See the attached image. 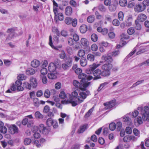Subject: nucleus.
<instances>
[{"label":"nucleus","mask_w":149,"mask_h":149,"mask_svg":"<svg viewBox=\"0 0 149 149\" xmlns=\"http://www.w3.org/2000/svg\"><path fill=\"white\" fill-rule=\"evenodd\" d=\"M89 92L82 91L80 93L79 96H78V93L76 91L72 93V95L70 94V96L68 100H65L66 104L71 103L73 107H75L78 104L82 102L84 99H85L87 94H88Z\"/></svg>","instance_id":"nucleus-1"},{"label":"nucleus","mask_w":149,"mask_h":149,"mask_svg":"<svg viewBox=\"0 0 149 149\" xmlns=\"http://www.w3.org/2000/svg\"><path fill=\"white\" fill-rule=\"evenodd\" d=\"M138 110L141 112L143 120L147 123H149V107L145 106L143 108L142 107H138Z\"/></svg>","instance_id":"nucleus-2"},{"label":"nucleus","mask_w":149,"mask_h":149,"mask_svg":"<svg viewBox=\"0 0 149 149\" xmlns=\"http://www.w3.org/2000/svg\"><path fill=\"white\" fill-rule=\"evenodd\" d=\"M102 59L103 61L108 63L104 64L102 66V69L103 70L110 71L112 67V65L110 63L113 61L112 58L109 56H107L106 55H104L102 56Z\"/></svg>","instance_id":"nucleus-3"},{"label":"nucleus","mask_w":149,"mask_h":149,"mask_svg":"<svg viewBox=\"0 0 149 149\" xmlns=\"http://www.w3.org/2000/svg\"><path fill=\"white\" fill-rule=\"evenodd\" d=\"M91 82H85L83 83L81 82L80 83L79 82L76 80H74L73 81V85L77 88V89L81 90L82 91H85L86 88L90 84Z\"/></svg>","instance_id":"nucleus-4"},{"label":"nucleus","mask_w":149,"mask_h":149,"mask_svg":"<svg viewBox=\"0 0 149 149\" xmlns=\"http://www.w3.org/2000/svg\"><path fill=\"white\" fill-rule=\"evenodd\" d=\"M15 29L14 28H11L7 29V33H9L8 36L6 40V42H8L9 40H11L15 36Z\"/></svg>","instance_id":"nucleus-5"},{"label":"nucleus","mask_w":149,"mask_h":149,"mask_svg":"<svg viewBox=\"0 0 149 149\" xmlns=\"http://www.w3.org/2000/svg\"><path fill=\"white\" fill-rule=\"evenodd\" d=\"M38 129L40 133L45 135L48 134L49 132L48 129L43 124H40L39 125Z\"/></svg>","instance_id":"nucleus-6"},{"label":"nucleus","mask_w":149,"mask_h":149,"mask_svg":"<svg viewBox=\"0 0 149 149\" xmlns=\"http://www.w3.org/2000/svg\"><path fill=\"white\" fill-rule=\"evenodd\" d=\"M8 132L12 134L17 133L18 132V129L15 125H12L9 127Z\"/></svg>","instance_id":"nucleus-7"},{"label":"nucleus","mask_w":149,"mask_h":149,"mask_svg":"<svg viewBox=\"0 0 149 149\" xmlns=\"http://www.w3.org/2000/svg\"><path fill=\"white\" fill-rule=\"evenodd\" d=\"M93 74L95 77L93 79L94 80L101 79L102 77V72L99 69H97L94 71Z\"/></svg>","instance_id":"nucleus-8"},{"label":"nucleus","mask_w":149,"mask_h":149,"mask_svg":"<svg viewBox=\"0 0 149 149\" xmlns=\"http://www.w3.org/2000/svg\"><path fill=\"white\" fill-rule=\"evenodd\" d=\"M99 64H96L95 63H94L92 65L90 66V68L87 69L86 70V73L88 74H90L93 73L94 70L100 66Z\"/></svg>","instance_id":"nucleus-9"},{"label":"nucleus","mask_w":149,"mask_h":149,"mask_svg":"<svg viewBox=\"0 0 149 149\" xmlns=\"http://www.w3.org/2000/svg\"><path fill=\"white\" fill-rule=\"evenodd\" d=\"M104 105L106 106L107 109H110L114 107L116 104V100H113L110 102L104 103Z\"/></svg>","instance_id":"nucleus-10"},{"label":"nucleus","mask_w":149,"mask_h":149,"mask_svg":"<svg viewBox=\"0 0 149 149\" xmlns=\"http://www.w3.org/2000/svg\"><path fill=\"white\" fill-rule=\"evenodd\" d=\"M145 7L140 4H136L134 8V10L136 12H140L143 11L145 9Z\"/></svg>","instance_id":"nucleus-11"},{"label":"nucleus","mask_w":149,"mask_h":149,"mask_svg":"<svg viewBox=\"0 0 149 149\" xmlns=\"http://www.w3.org/2000/svg\"><path fill=\"white\" fill-rule=\"evenodd\" d=\"M15 84L17 86V90L18 91H22L23 90L24 88L21 86L22 82L20 80L17 79L15 82Z\"/></svg>","instance_id":"nucleus-12"},{"label":"nucleus","mask_w":149,"mask_h":149,"mask_svg":"<svg viewBox=\"0 0 149 149\" xmlns=\"http://www.w3.org/2000/svg\"><path fill=\"white\" fill-rule=\"evenodd\" d=\"M129 114H128L124 116L123 118V120L124 122L127 123V125H131L132 123V121L130 118L129 116Z\"/></svg>","instance_id":"nucleus-13"},{"label":"nucleus","mask_w":149,"mask_h":149,"mask_svg":"<svg viewBox=\"0 0 149 149\" xmlns=\"http://www.w3.org/2000/svg\"><path fill=\"white\" fill-rule=\"evenodd\" d=\"M30 81L32 87L33 88H36L38 86V83L36 78L31 77L30 78Z\"/></svg>","instance_id":"nucleus-14"},{"label":"nucleus","mask_w":149,"mask_h":149,"mask_svg":"<svg viewBox=\"0 0 149 149\" xmlns=\"http://www.w3.org/2000/svg\"><path fill=\"white\" fill-rule=\"evenodd\" d=\"M147 18V16L146 15L143 14L141 13L138 16L137 19L136 20H138V21L142 22L145 21Z\"/></svg>","instance_id":"nucleus-15"},{"label":"nucleus","mask_w":149,"mask_h":149,"mask_svg":"<svg viewBox=\"0 0 149 149\" xmlns=\"http://www.w3.org/2000/svg\"><path fill=\"white\" fill-rule=\"evenodd\" d=\"M135 139V136H126L123 138V141L125 142H129L131 140L134 141Z\"/></svg>","instance_id":"nucleus-16"},{"label":"nucleus","mask_w":149,"mask_h":149,"mask_svg":"<svg viewBox=\"0 0 149 149\" xmlns=\"http://www.w3.org/2000/svg\"><path fill=\"white\" fill-rule=\"evenodd\" d=\"M56 69V65L54 63H50L48 66V70L50 72H54Z\"/></svg>","instance_id":"nucleus-17"},{"label":"nucleus","mask_w":149,"mask_h":149,"mask_svg":"<svg viewBox=\"0 0 149 149\" xmlns=\"http://www.w3.org/2000/svg\"><path fill=\"white\" fill-rule=\"evenodd\" d=\"M78 78L79 79H81V82H82L83 83L87 82H86L87 75L85 74L81 73L78 76Z\"/></svg>","instance_id":"nucleus-18"},{"label":"nucleus","mask_w":149,"mask_h":149,"mask_svg":"<svg viewBox=\"0 0 149 149\" xmlns=\"http://www.w3.org/2000/svg\"><path fill=\"white\" fill-rule=\"evenodd\" d=\"M72 13V9L70 6H67L65 9V13L68 16L71 15Z\"/></svg>","instance_id":"nucleus-19"},{"label":"nucleus","mask_w":149,"mask_h":149,"mask_svg":"<svg viewBox=\"0 0 149 149\" xmlns=\"http://www.w3.org/2000/svg\"><path fill=\"white\" fill-rule=\"evenodd\" d=\"M70 96V94L67 93L66 94L63 91H61L59 94V97L61 99H64L66 98L67 99V100H68Z\"/></svg>","instance_id":"nucleus-20"},{"label":"nucleus","mask_w":149,"mask_h":149,"mask_svg":"<svg viewBox=\"0 0 149 149\" xmlns=\"http://www.w3.org/2000/svg\"><path fill=\"white\" fill-rule=\"evenodd\" d=\"M65 63L71 65L72 64V57L68 56L66 57L65 59Z\"/></svg>","instance_id":"nucleus-21"},{"label":"nucleus","mask_w":149,"mask_h":149,"mask_svg":"<svg viewBox=\"0 0 149 149\" xmlns=\"http://www.w3.org/2000/svg\"><path fill=\"white\" fill-rule=\"evenodd\" d=\"M80 42L81 45L84 46L88 47L89 45V42L86 39L84 38H83L81 39Z\"/></svg>","instance_id":"nucleus-22"},{"label":"nucleus","mask_w":149,"mask_h":149,"mask_svg":"<svg viewBox=\"0 0 149 149\" xmlns=\"http://www.w3.org/2000/svg\"><path fill=\"white\" fill-rule=\"evenodd\" d=\"M31 65L34 68H37L40 65L39 61L37 60H34L31 62Z\"/></svg>","instance_id":"nucleus-23"},{"label":"nucleus","mask_w":149,"mask_h":149,"mask_svg":"<svg viewBox=\"0 0 149 149\" xmlns=\"http://www.w3.org/2000/svg\"><path fill=\"white\" fill-rule=\"evenodd\" d=\"M87 30V26L86 25L83 24L80 27V30L82 33H85Z\"/></svg>","instance_id":"nucleus-24"},{"label":"nucleus","mask_w":149,"mask_h":149,"mask_svg":"<svg viewBox=\"0 0 149 149\" xmlns=\"http://www.w3.org/2000/svg\"><path fill=\"white\" fill-rule=\"evenodd\" d=\"M87 125H84L80 127L79 128L78 130V132L79 133H81L84 132L86 129Z\"/></svg>","instance_id":"nucleus-25"},{"label":"nucleus","mask_w":149,"mask_h":149,"mask_svg":"<svg viewBox=\"0 0 149 149\" xmlns=\"http://www.w3.org/2000/svg\"><path fill=\"white\" fill-rule=\"evenodd\" d=\"M17 90V86L15 85V84L14 83L12 84L10 86V89H9L7 90L6 92L7 93H10L11 91H15L16 90Z\"/></svg>","instance_id":"nucleus-26"},{"label":"nucleus","mask_w":149,"mask_h":149,"mask_svg":"<svg viewBox=\"0 0 149 149\" xmlns=\"http://www.w3.org/2000/svg\"><path fill=\"white\" fill-rule=\"evenodd\" d=\"M26 73L28 75H33L35 73V71L34 69L29 68L27 69Z\"/></svg>","instance_id":"nucleus-27"},{"label":"nucleus","mask_w":149,"mask_h":149,"mask_svg":"<svg viewBox=\"0 0 149 149\" xmlns=\"http://www.w3.org/2000/svg\"><path fill=\"white\" fill-rule=\"evenodd\" d=\"M80 64L82 66H86L87 64V61L86 58H81L80 61Z\"/></svg>","instance_id":"nucleus-28"},{"label":"nucleus","mask_w":149,"mask_h":149,"mask_svg":"<svg viewBox=\"0 0 149 149\" xmlns=\"http://www.w3.org/2000/svg\"><path fill=\"white\" fill-rule=\"evenodd\" d=\"M35 116L36 118L38 119H42L43 118V115L38 111H37L35 113Z\"/></svg>","instance_id":"nucleus-29"},{"label":"nucleus","mask_w":149,"mask_h":149,"mask_svg":"<svg viewBox=\"0 0 149 149\" xmlns=\"http://www.w3.org/2000/svg\"><path fill=\"white\" fill-rule=\"evenodd\" d=\"M95 19V17L94 15H92L88 16L87 18V21L89 23L93 22Z\"/></svg>","instance_id":"nucleus-30"},{"label":"nucleus","mask_w":149,"mask_h":149,"mask_svg":"<svg viewBox=\"0 0 149 149\" xmlns=\"http://www.w3.org/2000/svg\"><path fill=\"white\" fill-rule=\"evenodd\" d=\"M87 60L91 61H93L95 59L94 55L91 54H89L87 56Z\"/></svg>","instance_id":"nucleus-31"},{"label":"nucleus","mask_w":149,"mask_h":149,"mask_svg":"<svg viewBox=\"0 0 149 149\" xmlns=\"http://www.w3.org/2000/svg\"><path fill=\"white\" fill-rule=\"evenodd\" d=\"M132 18L131 17H129L126 21L125 25L126 26H130L132 24Z\"/></svg>","instance_id":"nucleus-32"},{"label":"nucleus","mask_w":149,"mask_h":149,"mask_svg":"<svg viewBox=\"0 0 149 149\" xmlns=\"http://www.w3.org/2000/svg\"><path fill=\"white\" fill-rule=\"evenodd\" d=\"M136 24L135 28L138 30H140L141 28V26L139 21L138 20H136L135 21Z\"/></svg>","instance_id":"nucleus-33"},{"label":"nucleus","mask_w":149,"mask_h":149,"mask_svg":"<svg viewBox=\"0 0 149 149\" xmlns=\"http://www.w3.org/2000/svg\"><path fill=\"white\" fill-rule=\"evenodd\" d=\"M85 52L83 49L79 50L78 52V56L80 57H83L85 55Z\"/></svg>","instance_id":"nucleus-34"},{"label":"nucleus","mask_w":149,"mask_h":149,"mask_svg":"<svg viewBox=\"0 0 149 149\" xmlns=\"http://www.w3.org/2000/svg\"><path fill=\"white\" fill-rule=\"evenodd\" d=\"M129 38V36H128L124 33L122 34L120 36L121 40L123 42L124 39H128Z\"/></svg>","instance_id":"nucleus-35"},{"label":"nucleus","mask_w":149,"mask_h":149,"mask_svg":"<svg viewBox=\"0 0 149 149\" xmlns=\"http://www.w3.org/2000/svg\"><path fill=\"white\" fill-rule=\"evenodd\" d=\"M119 54V52L118 51H116L113 52L111 53L110 54V53L108 54V55L107 56H109L112 58L111 56L115 57L118 55Z\"/></svg>","instance_id":"nucleus-36"},{"label":"nucleus","mask_w":149,"mask_h":149,"mask_svg":"<svg viewBox=\"0 0 149 149\" xmlns=\"http://www.w3.org/2000/svg\"><path fill=\"white\" fill-rule=\"evenodd\" d=\"M119 3L122 7H124L127 5V0H120Z\"/></svg>","instance_id":"nucleus-37"},{"label":"nucleus","mask_w":149,"mask_h":149,"mask_svg":"<svg viewBox=\"0 0 149 149\" xmlns=\"http://www.w3.org/2000/svg\"><path fill=\"white\" fill-rule=\"evenodd\" d=\"M49 45L52 47V48H54L56 50H58V47H54L53 45V43L52 41V36H49Z\"/></svg>","instance_id":"nucleus-38"},{"label":"nucleus","mask_w":149,"mask_h":149,"mask_svg":"<svg viewBox=\"0 0 149 149\" xmlns=\"http://www.w3.org/2000/svg\"><path fill=\"white\" fill-rule=\"evenodd\" d=\"M116 127V125L115 123H111L109 125V128L111 131H113Z\"/></svg>","instance_id":"nucleus-39"},{"label":"nucleus","mask_w":149,"mask_h":149,"mask_svg":"<svg viewBox=\"0 0 149 149\" xmlns=\"http://www.w3.org/2000/svg\"><path fill=\"white\" fill-rule=\"evenodd\" d=\"M53 121L52 118H49L46 121V124L48 126L50 127L52 125Z\"/></svg>","instance_id":"nucleus-40"},{"label":"nucleus","mask_w":149,"mask_h":149,"mask_svg":"<svg viewBox=\"0 0 149 149\" xmlns=\"http://www.w3.org/2000/svg\"><path fill=\"white\" fill-rule=\"evenodd\" d=\"M91 38L93 41L96 42L97 40L98 37L96 34L93 33L91 36Z\"/></svg>","instance_id":"nucleus-41"},{"label":"nucleus","mask_w":149,"mask_h":149,"mask_svg":"<svg viewBox=\"0 0 149 149\" xmlns=\"http://www.w3.org/2000/svg\"><path fill=\"white\" fill-rule=\"evenodd\" d=\"M71 66V65L66 63H63L62 64V67L64 70L68 69Z\"/></svg>","instance_id":"nucleus-42"},{"label":"nucleus","mask_w":149,"mask_h":149,"mask_svg":"<svg viewBox=\"0 0 149 149\" xmlns=\"http://www.w3.org/2000/svg\"><path fill=\"white\" fill-rule=\"evenodd\" d=\"M33 104L36 107H38L40 104V102L38 100V99L36 98L34 99L33 100Z\"/></svg>","instance_id":"nucleus-43"},{"label":"nucleus","mask_w":149,"mask_h":149,"mask_svg":"<svg viewBox=\"0 0 149 149\" xmlns=\"http://www.w3.org/2000/svg\"><path fill=\"white\" fill-rule=\"evenodd\" d=\"M48 77L49 79H54L56 78V76L54 73H50L48 74Z\"/></svg>","instance_id":"nucleus-44"},{"label":"nucleus","mask_w":149,"mask_h":149,"mask_svg":"<svg viewBox=\"0 0 149 149\" xmlns=\"http://www.w3.org/2000/svg\"><path fill=\"white\" fill-rule=\"evenodd\" d=\"M99 10L102 12L106 11V9L104 6L102 4H100L98 6Z\"/></svg>","instance_id":"nucleus-45"},{"label":"nucleus","mask_w":149,"mask_h":149,"mask_svg":"<svg viewBox=\"0 0 149 149\" xmlns=\"http://www.w3.org/2000/svg\"><path fill=\"white\" fill-rule=\"evenodd\" d=\"M72 20V19L71 18L67 17L65 19V22L66 24L69 25L71 24Z\"/></svg>","instance_id":"nucleus-46"},{"label":"nucleus","mask_w":149,"mask_h":149,"mask_svg":"<svg viewBox=\"0 0 149 149\" xmlns=\"http://www.w3.org/2000/svg\"><path fill=\"white\" fill-rule=\"evenodd\" d=\"M127 32L129 35H132L134 33L135 30L133 28L130 27L128 29Z\"/></svg>","instance_id":"nucleus-47"},{"label":"nucleus","mask_w":149,"mask_h":149,"mask_svg":"<svg viewBox=\"0 0 149 149\" xmlns=\"http://www.w3.org/2000/svg\"><path fill=\"white\" fill-rule=\"evenodd\" d=\"M110 71L109 70H103L102 72V76L105 77L109 76L110 74Z\"/></svg>","instance_id":"nucleus-48"},{"label":"nucleus","mask_w":149,"mask_h":149,"mask_svg":"<svg viewBox=\"0 0 149 149\" xmlns=\"http://www.w3.org/2000/svg\"><path fill=\"white\" fill-rule=\"evenodd\" d=\"M118 18L119 20L122 21L123 20L124 17V14L123 13L122 11L120 12L118 14Z\"/></svg>","instance_id":"nucleus-49"},{"label":"nucleus","mask_w":149,"mask_h":149,"mask_svg":"<svg viewBox=\"0 0 149 149\" xmlns=\"http://www.w3.org/2000/svg\"><path fill=\"white\" fill-rule=\"evenodd\" d=\"M44 95L45 97L49 98L50 95L49 91L48 89L46 90L44 93Z\"/></svg>","instance_id":"nucleus-50"},{"label":"nucleus","mask_w":149,"mask_h":149,"mask_svg":"<svg viewBox=\"0 0 149 149\" xmlns=\"http://www.w3.org/2000/svg\"><path fill=\"white\" fill-rule=\"evenodd\" d=\"M80 144L79 143H77L74 145L71 148V149H80Z\"/></svg>","instance_id":"nucleus-51"},{"label":"nucleus","mask_w":149,"mask_h":149,"mask_svg":"<svg viewBox=\"0 0 149 149\" xmlns=\"http://www.w3.org/2000/svg\"><path fill=\"white\" fill-rule=\"evenodd\" d=\"M7 128L4 125L0 128V132L1 133L5 134L7 132Z\"/></svg>","instance_id":"nucleus-52"},{"label":"nucleus","mask_w":149,"mask_h":149,"mask_svg":"<svg viewBox=\"0 0 149 149\" xmlns=\"http://www.w3.org/2000/svg\"><path fill=\"white\" fill-rule=\"evenodd\" d=\"M40 72L42 76H45L47 73V69L46 68H43L41 70Z\"/></svg>","instance_id":"nucleus-53"},{"label":"nucleus","mask_w":149,"mask_h":149,"mask_svg":"<svg viewBox=\"0 0 149 149\" xmlns=\"http://www.w3.org/2000/svg\"><path fill=\"white\" fill-rule=\"evenodd\" d=\"M93 111V109L92 108L90 109L89 110L88 112L85 114V115L84 116V117L85 118H87L88 117H89L92 113Z\"/></svg>","instance_id":"nucleus-54"},{"label":"nucleus","mask_w":149,"mask_h":149,"mask_svg":"<svg viewBox=\"0 0 149 149\" xmlns=\"http://www.w3.org/2000/svg\"><path fill=\"white\" fill-rule=\"evenodd\" d=\"M73 40L76 42L78 41L79 40V37L76 33H74L73 35Z\"/></svg>","instance_id":"nucleus-55"},{"label":"nucleus","mask_w":149,"mask_h":149,"mask_svg":"<svg viewBox=\"0 0 149 149\" xmlns=\"http://www.w3.org/2000/svg\"><path fill=\"white\" fill-rule=\"evenodd\" d=\"M144 81L143 80L139 81L134 84L130 88H134L136 86L139 85L140 84L142 83Z\"/></svg>","instance_id":"nucleus-56"},{"label":"nucleus","mask_w":149,"mask_h":149,"mask_svg":"<svg viewBox=\"0 0 149 149\" xmlns=\"http://www.w3.org/2000/svg\"><path fill=\"white\" fill-rule=\"evenodd\" d=\"M23 84L25 86V87L26 88L29 90L31 89L32 87L30 83H29L28 82H25Z\"/></svg>","instance_id":"nucleus-57"},{"label":"nucleus","mask_w":149,"mask_h":149,"mask_svg":"<svg viewBox=\"0 0 149 149\" xmlns=\"http://www.w3.org/2000/svg\"><path fill=\"white\" fill-rule=\"evenodd\" d=\"M31 142V140L28 138H25L24 141V144L26 145L29 144Z\"/></svg>","instance_id":"nucleus-58"},{"label":"nucleus","mask_w":149,"mask_h":149,"mask_svg":"<svg viewBox=\"0 0 149 149\" xmlns=\"http://www.w3.org/2000/svg\"><path fill=\"white\" fill-rule=\"evenodd\" d=\"M41 76L42 83L44 84H46L47 82V80L46 76L41 75Z\"/></svg>","instance_id":"nucleus-59"},{"label":"nucleus","mask_w":149,"mask_h":149,"mask_svg":"<svg viewBox=\"0 0 149 149\" xmlns=\"http://www.w3.org/2000/svg\"><path fill=\"white\" fill-rule=\"evenodd\" d=\"M91 49L93 51H95L97 50L98 47L97 45L95 44H93L91 47Z\"/></svg>","instance_id":"nucleus-60"},{"label":"nucleus","mask_w":149,"mask_h":149,"mask_svg":"<svg viewBox=\"0 0 149 149\" xmlns=\"http://www.w3.org/2000/svg\"><path fill=\"white\" fill-rule=\"evenodd\" d=\"M109 9L111 11H114L116 10V7L114 5H110L109 6Z\"/></svg>","instance_id":"nucleus-61"},{"label":"nucleus","mask_w":149,"mask_h":149,"mask_svg":"<svg viewBox=\"0 0 149 149\" xmlns=\"http://www.w3.org/2000/svg\"><path fill=\"white\" fill-rule=\"evenodd\" d=\"M117 129L118 131H119L121 129L122 123L120 122H118L117 123Z\"/></svg>","instance_id":"nucleus-62"},{"label":"nucleus","mask_w":149,"mask_h":149,"mask_svg":"<svg viewBox=\"0 0 149 149\" xmlns=\"http://www.w3.org/2000/svg\"><path fill=\"white\" fill-rule=\"evenodd\" d=\"M74 42V41L72 38H69L68 40V43L70 46L73 45Z\"/></svg>","instance_id":"nucleus-63"},{"label":"nucleus","mask_w":149,"mask_h":149,"mask_svg":"<svg viewBox=\"0 0 149 149\" xmlns=\"http://www.w3.org/2000/svg\"><path fill=\"white\" fill-rule=\"evenodd\" d=\"M26 78V77L24 74H20L17 76L18 79L20 80V81L25 80Z\"/></svg>","instance_id":"nucleus-64"}]
</instances>
